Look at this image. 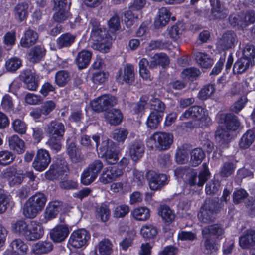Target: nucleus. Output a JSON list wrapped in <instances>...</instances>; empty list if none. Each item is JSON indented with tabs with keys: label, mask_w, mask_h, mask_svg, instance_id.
Listing matches in <instances>:
<instances>
[{
	"label": "nucleus",
	"mask_w": 255,
	"mask_h": 255,
	"mask_svg": "<svg viewBox=\"0 0 255 255\" xmlns=\"http://www.w3.org/2000/svg\"><path fill=\"white\" fill-rule=\"evenodd\" d=\"M21 77L26 85V88L31 91L37 89L38 83L35 75L30 71H26L22 73Z\"/></svg>",
	"instance_id": "28"
},
{
	"label": "nucleus",
	"mask_w": 255,
	"mask_h": 255,
	"mask_svg": "<svg viewBox=\"0 0 255 255\" xmlns=\"http://www.w3.org/2000/svg\"><path fill=\"white\" fill-rule=\"evenodd\" d=\"M8 146L9 148L18 154L23 153L25 150L24 141L17 135H13L8 137Z\"/></svg>",
	"instance_id": "24"
},
{
	"label": "nucleus",
	"mask_w": 255,
	"mask_h": 255,
	"mask_svg": "<svg viewBox=\"0 0 255 255\" xmlns=\"http://www.w3.org/2000/svg\"><path fill=\"white\" fill-rule=\"evenodd\" d=\"M237 42V36L232 31L223 34L217 42V47L219 50H226L233 48Z\"/></svg>",
	"instance_id": "11"
},
{
	"label": "nucleus",
	"mask_w": 255,
	"mask_h": 255,
	"mask_svg": "<svg viewBox=\"0 0 255 255\" xmlns=\"http://www.w3.org/2000/svg\"><path fill=\"white\" fill-rule=\"evenodd\" d=\"M122 175V169L117 166L107 167L104 168L99 181L103 184H107L117 180Z\"/></svg>",
	"instance_id": "10"
},
{
	"label": "nucleus",
	"mask_w": 255,
	"mask_h": 255,
	"mask_svg": "<svg viewBox=\"0 0 255 255\" xmlns=\"http://www.w3.org/2000/svg\"><path fill=\"white\" fill-rule=\"evenodd\" d=\"M28 5L26 2L18 3L14 7V13L15 17L19 21L24 20L28 15Z\"/></svg>",
	"instance_id": "39"
},
{
	"label": "nucleus",
	"mask_w": 255,
	"mask_h": 255,
	"mask_svg": "<svg viewBox=\"0 0 255 255\" xmlns=\"http://www.w3.org/2000/svg\"><path fill=\"white\" fill-rule=\"evenodd\" d=\"M90 24L92 26L90 42L93 44L97 41H100L102 39L110 36L106 29L100 25L98 21L95 19H91Z\"/></svg>",
	"instance_id": "13"
},
{
	"label": "nucleus",
	"mask_w": 255,
	"mask_h": 255,
	"mask_svg": "<svg viewBox=\"0 0 255 255\" xmlns=\"http://www.w3.org/2000/svg\"><path fill=\"white\" fill-rule=\"evenodd\" d=\"M3 176L8 183L10 186H18L21 184L24 178L22 171L10 167L3 171Z\"/></svg>",
	"instance_id": "12"
},
{
	"label": "nucleus",
	"mask_w": 255,
	"mask_h": 255,
	"mask_svg": "<svg viewBox=\"0 0 255 255\" xmlns=\"http://www.w3.org/2000/svg\"><path fill=\"white\" fill-rule=\"evenodd\" d=\"M144 151L143 144L140 141H135L129 147V155L133 161H137L142 157Z\"/></svg>",
	"instance_id": "27"
},
{
	"label": "nucleus",
	"mask_w": 255,
	"mask_h": 255,
	"mask_svg": "<svg viewBox=\"0 0 255 255\" xmlns=\"http://www.w3.org/2000/svg\"><path fill=\"white\" fill-rule=\"evenodd\" d=\"M11 249L4 251L3 255H25L28 250L27 244L20 239L13 240L10 244Z\"/></svg>",
	"instance_id": "14"
},
{
	"label": "nucleus",
	"mask_w": 255,
	"mask_h": 255,
	"mask_svg": "<svg viewBox=\"0 0 255 255\" xmlns=\"http://www.w3.org/2000/svg\"><path fill=\"white\" fill-rule=\"evenodd\" d=\"M47 201L46 196L42 193H36L26 202L23 214L28 218H34L44 208Z\"/></svg>",
	"instance_id": "2"
},
{
	"label": "nucleus",
	"mask_w": 255,
	"mask_h": 255,
	"mask_svg": "<svg viewBox=\"0 0 255 255\" xmlns=\"http://www.w3.org/2000/svg\"><path fill=\"white\" fill-rule=\"evenodd\" d=\"M69 80L70 75L69 73L66 71H59L55 74V83L60 87L65 86Z\"/></svg>",
	"instance_id": "54"
},
{
	"label": "nucleus",
	"mask_w": 255,
	"mask_h": 255,
	"mask_svg": "<svg viewBox=\"0 0 255 255\" xmlns=\"http://www.w3.org/2000/svg\"><path fill=\"white\" fill-rule=\"evenodd\" d=\"M99 99L101 103L102 111L107 109L109 106H113L116 104L117 100L116 98L108 95H104L99 96Z\"/></svg>",
	"instance_id": "50"
},
{
	"label": "nucleus",
	"mask_w": 255,
	"mask_h": 255,
	"mask_svg": "<svg viewBox=\"0 0 255 255\" xmlns=\"http://www.w3.org/2000/svg\"><path fill=\"white\" fill-rule=\"evenodd\" d=\"M224 126L216 132V139L221 144H227L231 140L230 131L237 130L240 126L237 117L231 114H226L224 119Z\"/></svg>",
	"instance_id": "1"
},
{
	"label": "nucleus",
	"mask_w": 255,
	"mask_h": 255,
	"mask_svg": "<svg viewBox=\"0 0 255 255\" xmlns=\"http://www.w3.org/2000/svg\"><path fill=\"white\" fill-rule=\"evenodd\" d=\"M93 172L88 168L84 169L81 175V182L84 185H88L93 182L97 178Z\"/></svg>",
	"instance_id": "57"
},
{
	"label": "nucleus",
	"mask_w": 255,
	"mask_h": 255,
	"mask_svg": "<svg viewBox=\"0 0 255 255\" xmlns=\"http://www.w3.org/2000/svg\"><path fill=\"white\" fill-rule=\"evenodd\" d=\"M90 238V234L84 229L74 231L69 238L68 246L75 249L82 248L86 246Z\"/></svg>",
	"instance_id": "6"
},
{
	"label": "nucleus",
	"mask_w": 255,
	"mask_h": 255,
	"mask_svg": "<svg viewBox=\"0 0 255 255\" xmlns=\"http://www.w3.org/2000/svg\"><path fill=\"white\" fill-rule=\"evenodd\" d=\"M44 55L43 49L40 47H35L29 53V59L31 62H37L39 61Z\"/></svg>",
	"instance_id": "56"
},
{
	"label": "nucleus",
	"mask_w": 255,
	"mask_h": 255,
	"mask_svg": "<svg viewBox=\"0 0 255 255\" xmlns=\"http://www.w3.org/2000/svg\"><path fill=\"white\" fill-rule=\"evenodd\" d=\"M65 168L66 167L64 165V162H63V166L61 168L57 164H52L49 170L45 172V177L48 180L56 179L59 174H61V172L65 171Z\"/></svg>",
	"instance_id": "44"
},
{
	"label": "nucleus",
	"mask_w": 255,
	"mask_h": 255,
	"mask_svg": "<svg viewBox=\"0 0 255 255\" xmlns=\"http://www.w3.org/2000/svg\"><path fill=\"white\" fill-rule=\"evenodd\" d=\"M67 153L72 162L78 163L83 158L80 149L74 142L70 143L67 147Z\"/></svg>",
	"instance_id": "30"
},
{
	"label": "nucleus",
	"mask_w": 255,
	"mask_h": 255,
	"mask_svg": "<svg viewBox=\"0 0 255 255\" xmlns=\"http://www.w3.org/2000/svg\"><path fill=\"white\" fill-rule=\"evenodd\" d=\"M129 212V206L126 204H121L116 206L113 212V216L117 218H123Z\"/></svg>",
	"instance_id": "62"
},
{
	"label": "nucleus",
	"mask_w": 255,
	"mask_h": 255,
	"mask_svg": "<svg viewBox=\"0 0 255 255\" xmlns=\"http://www.w3.org/2000/svg\"><path fill=\"white\" fill-rule=\"evenodd\" d=\"M188 118H195L198 127H205L210 123V118L208 116L203 108L199 106H194L186 110L180 116V120H184Z\"/></svg>",
	"instance_id": "3"
},
{
	"label": "nucleus",
	"mask_w": 255,
	"mask_h": 255,
	"mask_svg": "<svg viewBox=\"0 0 255 255\" xmlns=\"http://www.w3.org/2000/svg\"><path fill=\"white\" fill-rule=\"evenodd\" d=\"M171 13L166 7H161L158 9L154 20V26L159 28L166 25L170 20Z\"/></svg>",
	"instance_id": "20"
},
{
	"label": "nucleus",
	"mask_w": 255,
	"mask_h": 255,
	"mask_svg": "<svg viewBox=\"0 0 255 255\" xmlns=\"http://www.w3.org/2000/svg\"><path fill=\"white\" fill-rule=\"evenodd\" d=\"M21 65V60L16 57L8 59L5 63V67L7 71L14 72L18 70Z\"/></svg>",
	"instance_id": "51"
},
{
	"label": "nucleus",
	"mask_w": 255,
	"mask_h": 255,
	"mask_svg": "<svg viewBox=\"0 0 255 255\" xmlns=\"http://www.w3.org/2000/svg\"><path fill=\"white\" fill-rule=\"evenodd\" d=\"M53 249V245L50 241H39L31 247L32 252L36 255H41L50 253Z\"/></svg>",
	"instance_id": "22"
},
{
	"label": "nucleus",
	"mask_w": 255,
	"mask_h": 255,
	"mask_svg": "<svg viewBox=\"0 0 255 255\" xmlns=\"http://www.w3.org/2000/svg\"><path fill=\"white\" fill-rule=\"evenodd\" d=\"M12 126L15 132L19 134H24L27 130L26 124L20 119H16L12 123Z\"/></svg>",
	"instance_id": "64"
},
{
	"label": "nucleus",
	"mask_w": 255,
	"mask_h": 255,
	"mask_svg": "<svg viewBox=\"0 0 255 255\" xmlns=\"http://www.w3.org/2000/svg\"><path fill=\"white\" fill-rule=\"evenodd\" d=\"M195 57L198 64L203 68L210 67L213 64V59L206 53L197 52Z\"/></svg>",
	"instance_id": "38"
},
{
	"label": "nucleus",
	"mask_w": 255,
	"mask_h": 255,
	"mask_svg": "<svg viewBox=\"0 0 255 255\" xmlns=\"http://www.w3.org/2000/svg\"><path fill=\"white\" fill-rule=\"evenodd\" d=\"M50 162L51 157L49 152L46 149H40L37 151L32 166L36 171L42 172L46 169Z\"/></svg>",
	"instance_id": "9"
},
{
	"label": "nucleus",
	"mask_w": 255,
	"mask_h": 255,
	"mask_svg": "<svg viewBox=\"0 0 255 255\" xmlns=\"http://www.w3.org/2000/svg\"><path fill=\"white\" fill-rule=\"evenodd\" d=\"M99 41L91 44V47L102 53L108 52L112 46V39L111 37L108 36V37H105Z\"/></svg>",
	"instance_id": "36"
},
{
	"label": "nucleus",
	"mask_w": 255,
	"mask_h": 255,
	"mask_svg": "<svg viewBox=\"0 0 255 255\" xmlns=\"http://www.w3.org/2000/svg\"><path fill=\"white\" fill-rule=\"evenodd\" d=\"M183 27L182 23H178L170 27L168 30L169 37L174 40L179 39L183 30Z\"/></svg>",
	"instance_id": "61"
},
{
	"label": "nucleus",
	"mask_w": 255,
	"mask_h": 255,
	"mask_svg": "<svg viewBox=\"0 0 255 255\" xmlns=\"http://www.w3.org/2000/svg\"><path fill=\"white\" fill-rule=\"evenodd\" d=\"M169 64L168 56L164 53H159L154 54L150 61L149 68H153L160 65L163 67Z\"/></svg>",
	"instance_id": "29"
},
{
	"label": "nucleus",
	"mask_w": 255,
	"mask_h": 255,
	"mask_svg": "<svg viewBox=\"0 0 255 255\" xmlns=\"http://www.w3.org/2000/svg\"><path fill=\"white\" fill-rule=\"evenodd\" d=\"M158 215L167 223L172 222L175 218V215L173 211L165 205L161 206L159 208Z\"/></svg>",
	"instance_id": "41"
},
{
	"label": "nucleus",
	"mask_w": 255,
	"mask_h": 255,
	"mask_svg": "<svg viewBox=\"0 0 255 255\" xmlns=\"http://www.w3.org/2000/svg\"><path fill=\"white\" fill-rule=\"evenodd\" d=\"M215 88L212 84L205 85L199 91L198 97L200 99L204 100L209 98L214 93Z\"/></svg>",
	"instance_id": "53"
},
{
	"label": "nucleus",
	"mask_w": 255,
	"mask_h": 255,
	"mask_svg": "<svg viewBox=\"0 0 255 255\" xmlns=\"http://www.w3.org/2000/svg\"><path fill=\"white\" fill-rule=\"evenodd\" d=\"M240 246L244 249H248L255 246V231L248 230L239 238Z\"/></svg>",
	"instance_id": "19"
},
{
	"label": "nucleus",
	"mask_w": 255,
	"mask_h": 255,
	"mask_svg": "<svg viewBox=\"0 0 255 255\" xmlns=\"http://www.w3.org/2000/svg\"><path fill=\"white\" fill-rule=\"evenodd\" d=\"M173 141L172 134L164 132H156L149 138L147 145L152 148L154 147L156 149L161 151L168 149Z\"/></svg>",
	"instance_id": "4"
},
{
	"label": "nucleus",
	"mask_w": 255,
	"mask_h": 255,
	"mask_svg": "<svg viewBox=\"0 0 255 255\" xmlns=\"http://www.w3.org/2000/svg\"><path fill=\"white\" fill-rule=\"evenodd\" d=\"M92 53L88 50L79 52L75 59L76 63L80 69L86 67L90 63Z\"/></svg>",
	"instance_id": "34"
},
{
	"label": "nucleus",
	"mask_w": 255,
	"mask_h": 255,
	"mask_svg": "<svg viewBox=\"0 0 255 255\" xmlns=\"http://www.w3.org/2000/svg\"><path fill=\"white\" fill-rule=\"evenodd\" d=\"M29 227V224H27L23 220H18L12 224V231L19 235H23L27 239V230Z\"/></svg>",
	"instance_id": "45"
},
{
	"label": "nucleus",
	"mask_w": 255,
	"mask_h": 255,
	"mask_svg": "<svg viewBox=\"0 0 255 255\" xmlns=\"http://www.w3.org/2000/svg\"><path fill=\"white\" fill-rule=\"evenodd\" d=\"M163 115L151 111L149 114L146 121V124L148 128L152 129L157 128L160 122L161 121Z\"/></svg>",
	"instance_id": "42"
},
{
	"label": "nucleus",
	"mask_w": 255,
	"mask_h": 255,
	"mask_svg": "<svg viewBox=\"0 0 255 255\" xmlns=\"http://www.w3.org/2000/svg\"><path fill=\"white\" fill-rule=\"evenodd\" d=\"M106 121L110 125L119 124L123 119V115L119 109H112L104 113Z\"/></svg>",
	"instance_id": "25"
},
{
	"label": "nucleus",
	"mask_w": 255,
	"mask_h": 255,
	"mask_svg": "<svg viewBox=\"0 0 255 255\" xmlns=\"http://www.w3.org/2000/svg\"><path fill=\"white\" fill-rule=\"evenodd\" d=\"M203 238L204 239L203 245L202 246L203 253L207 255L215 253L218 250V245L209 237Z\"/></svg>",
	"instance_id": "40"
},
{
	"label": "nucleus",
	"mask_w": 255,
	"mask_h": 255,
	"mask_svg": "<svg viewBox=\"0 0 255 255\" xmlns=\"http://www.w3.org/2000/svg\"><path fill=\"white\" fill-rule=\"evenodd\" d=\"M113 244L107 239H104L98 244L97 249L101 255H110L113 251Z\"/></svg>",
	"instance_id": "43"
},
{
	"label": "nucleus",
	"mask_w": 255,
	"mask_h": 255,
	"mask_svg": "<svg viewBox=\"0 0 255 255\" xmlns=\"http://www.w3.org/2000/svg\"><path fill=\"white\" fill-rule=\"evenodd\" d=\"M70 233L68 227L66 225H58L50 231V236L52 240L56 243L64 241Z\"/></svg>",
	"instance_id": "18"
},
{
	"label": "nucleus",
	"mask_w": 255,
	"mask_h": 255,
	"mask_svg": "<svg viewBox=\"0 0 255 255\" xmlns=\"http://www.w3.org/2000/svg\"><path fill=\"white\" fill-rule=\"evenodd\" d=\"M255 140V132L254 130H248L242 136L239 146L240 148L245 149L249 147Z\"/></svg>",
	"instance_id": "35"
},
{
	"label": "nucleus",
	"mask_w": 255,
	"mask_h": 255,
	"mask_svg": "<svg viewBox=\"0 0 255 255\" xmlns=\"http://www.w3.org/2000/svg\"><path fill=\"white\" fill-rule=\"evenodd\" d=\"M220 207L218 206L215 201H211L209 203L206 202L198 214L199 220L204 223L213 221Z\"/></svg>",
	"instance_id": "7"
},
{
	"label": "nucleus",
	"mask_w": 255,
	"mask_h": 255,
	"mask_svg": "<svg viewBox=\"0 0 255 255\" xmlns=\"http://www.w3.org/2000/svg\"><path fill=\"white\" fill-rule=\"evenodd\" d=\"M38 39L37 33L34 31L28 29L20 40V44L24 48H28L35 43Z\"/></svg>",
	"instance_id": "33"
},
{
	"label": "nucleus",
	"mask_w": 255,
	"mask_h": 255,
	"mask_svg": "<svg viewBox=\"0 0 255 255\" xmlns=\"http://www.w3.org/2000/svg\"><path fill=\"white\" fill-rule=\"evenodd\" d=\"M2 108L5 111H12L14 108V104L12 97L8 94L3 96L1 103Z\"/></svg>",
	"instance_id": "63"
},
{
	"label": "nucleus",
	"mask_w": 255,
	"mask_h": 255,
	"mask_svg": "<svg viewBox=\"0 0 255 255\" xmlns=\"http://www.w3.org/2000/svg\"><path fill=\"white\" fill-rule=\"evenodd\" d=\"M203 169L200 172L198 176L197 173L194 170H189V174L188 176L187 179L188 183L194 186L197 185L199 187L202 186L205 182L210 177V172L205 164L203 165Z\"/></svg>",
	"instance_id": "8"
},
{
	"label": "nucleus",
	"mask_w": 255,
	"mask_h": 255,
	"mask_svg": "<svg viewBox=\"0 0 255 255\" xmlns=\"http://www.w3.org/2000/svg\"><path fill=\"white\" fill-rule=\"evenodd\" d=\"M44 231L42 225L35 221L29 224L27 230V239L35 240L40 238L43 235Z\"/></svg>",
	"instance_id": "21"
},
{
	"label": "nucleus",
	"mask_w": 255,
	"mask_h": 255,
	"mask_svg": "<svg viewBox=\"0 0 255 255\" xmlns=\"http://www.w3.org/2000/svg\"><path fill=\"white\" fill-rule=\"evenodd\" d=\"M224 233L223 227L219 224H215L205 227L202 230L203 237L213 236L218 238L222 236Z\"/></svg>",
	"instance_id": "23"
},
{
	"label": "nucleus",
	"mask_w": 255,
	"mask_h": 255,
	"mask_svg": "<svg viewBox=\"0 0 255 255\" xmlns=\"http://www.w3.org/2000/svg\"><path fill=\"white\" fill-rule=\"evenodd\" d=\"M61 203L55 201L50 202L45 211L44 218L46 221L50 220L56 217L59 209L61 208Z\"/></svg>",
	"instance_id": "32"
},
{
	"label": "nucleus",
	"mask_w": 255,
	"mask_h": 255,
	"mask_svg": "<svg viewBox=\"0 0 255 255\" xmlns=\"http://www.w3.org/2000/svg\"><path fill=\"white\" fill-rule=\"evenodd\" d=\"M255 64V60L251 61L248 58L245 57L240 58L237 61L234 65L233 71L234 74H241L246 71L250 65Z\"/></svg>",
	"instance_id": "26"
},
{
	"label": "nucleus",
	"mask_w": 255,
	"mask_h": 255,
	"mask_svg": "<svg viewBox=\"0 0 255 255\" xmlns=\"http://www.w3.org/2000/svg\"><path fill=\"white\" fill-rule=\"evenodd\" d=\"M15 158V155L8 150L0 151V165L6 166L11 164Z\"/></svg>",
	"instance_id": "49"
},
{
	"label": "nucleus",
	"mask_w": 255,
	"mask_h": 255,
	"mask_svg": "<svg viewBox=\"0 0 255 255\" xmlns=\"http://www.w3.org/2000/svg\"><path fill=\"white\" fill-rule=\"evenodd\" d=\"M134 79V69L132 65L127 64L124 69L123 80L127 83H132Z\"/></svg>",
	"instance_id": "58"
},
{
	"label": "nucleus",
	"mask_w": 255,
	"mask_h": 255,
	"mask_svg": "<svg viewBox=\"0 0 255 255\" xmlns=\"http://www.w3.org/2000/svg\"><path fill=\"white\" fill-rule=\"evenodd\" d=\"M45 131L48 135V137L62 138L65 131V128L62 123L52 121L47 125Z\"/></svg>",
	"instance_id": "15"
},
{
	"label": "nucleus",
	"mask_w": 255,
	"mask_h": 255,
	"mask_svg": "<svg viewBox=\"0 0 255 255\" xmlns=\"http://www.w3.org/2000/svg\"><path fill=\"white\" fill-rule=\"evenodd\" d=\"M190 155V164L194 167L200 164L205 156L204 152L200 148H196L193 149L191 152Z\"/></svg>",
	"instance_id": "46"
},
{
	"label": "nucleus",
	"mask_w": 255,
	"mask_h": 255,
	"mask_svg": "<svg viewBox=\"0 0 255 255\" xmlns=\"http://www.w3.org/2000/svg\"><path fill=\"white\" fill-rule=\"evenodd\" d=\"M131 216L135 220L145 221L150 218V210L146 207L135 208L131 211Z\"/></svg>",
	"instance_id": "31"
},
{
	"label": "nucleus",
	"mask_w": 255,
	"mask_h": 255,
	"mask_svg": "<svg viewBox=\"0 0 255 255\" xmlns=\"http://www.w3.org/2000/svg\"><path fill=\"white\" fill-rule=\"evenodd\" d=\"M147 178L149 187L152 190H157L160 188L167 180V177L165 174H158L152 171L147 172Z\"/></svg>",
	"instance_id": "16"
},
{
	"label": "nucleus",
	"mask_w": 255,
	"mask_h": 255,
	"mask_svg": "<svg viewBox=\"0 0 255 255\" xmlns=\"http://www.w3.org/2000/svg\"><path fill=\"white\" fill-rule=\"evenodd\" d=\"M96 216L100 218L101 221H107L110 216V211L109 207L105 204H102L96 209Z\"/></svg>",
	"instance_id": "48"
},
{
	"label": "nucleus",
	"mask_w": 255,
	"mask_h": 255,
	"mask_svg": "<svg viewBox=\"0 0 255 255\" xmlns=\"http://www.w3.org/2000/svg\"><path fill=\"white\" fill-rule=\"evenodd\" d=\"M48 137L49 138L46 142V144L53 152L57 153L59 152L62 147L61 140L62 138H57L54 137Z\"/></svg>",
	"instance_id": "55"
},
{
	"label": "nucleus",
	"mask_w": 255,
	"mask_h": 255,
	"mask_svg": "<svg viewBox=\"0 0 255 255\" xmlns=\"http://www.w3.org/2000/svg\"><path fill=\"white\" fill-rule=\"evenodd\" d=\"M200 74L199 69L194 67L186 68L181 73V77L184 79H191L198 77Z\"/></svg>",
	"instance_id": "59"
},
{
	"label": "nucleus",
	"mask_w": 255,
	"mask_h": 255,
	"mask_svg": "<svg viewBox=\"0 0 255 255\" xmlns=\"http://www.w3.org/2000/svg\"><path fill=\"white\" fill-rule=\"evenodd\" d=\"M150 109L156 113L164 115V111L165 109V104L158 98H152L150 101Z\"/></svg>",
	"instance_id": "52"
},
{
	"label": "nucleus",
	"mask_w": 255,
	"mask_h": 255,
	"mask_svg": "<svg viewBox=\"0 0 255 255\" xmlns=\"http://www.w3.org/2000/svg\"><path fill=\"white\" fill-rule=\"evenodd\" d=\"M140 233L144 239H151L154 238L157 235V228L152 224H145L140 229Z\"/></svg>",
	"instance_id": "37"
},
{
	"label": "nucleus",
	"mask_w": 255,
	"mask_h": 255,
	"mask_svg": "<svg viewBox=\"0 0 255 255\" xmlns=\"http://www.w3.org/2000/svg\"><path fill=\"white\" fill-rule=\"evenodd\" d=\"M99 150L103 152L105 160L108 164H114L119 159L118 151L115 143L108 139L103 141Z\"/></svg>",
	"instance_id": "5"
},
{
	"label": "nucleus",
	"mask_w": 255,
	"mask_h": 255,
	"mask_svg": "<svg viewBox=\"0 0 255 255\" xmlns=\"http://www.w3.org/2000/svg\"><path fill=\"white\" fill-rule=\"evenodd\" d=\"M75 36L69 33L61 35L57 40V44L59 48L70 46L75 41Z\"/></svg>",
	"instance_id": "47"
},
{
	"label": "nucleus",
	"mask_w": 255,
	"mask_h": 255,
	"mask_svg": "<svg viewBox=\"0 0 255 255\" xmlns=\"http://www.w3.org/2000/svg\"><path fill=\"white\" fill-rule=\"evenodd\" d=\"M128 132L126 129L117 128L112 133V137L119 142H123L127 138Z\"/></svg>",
	"instance_id": "60"
},
{
	"label": "nucleus",
	"mask_w": 255,
	"mask_h": 255,
	"mask_svg": "<svg viewBox=\"0 0 255 255\" xmlns=\"http://www.w3.org/2000/svg\"><path fill=\"white\" fill-rule=\"evenodd\" d=\"M211 16L214 19H223L228 14V10L220 0H210Z\"/></svg>",
	"instance_id": "17"
}]
</instances>
